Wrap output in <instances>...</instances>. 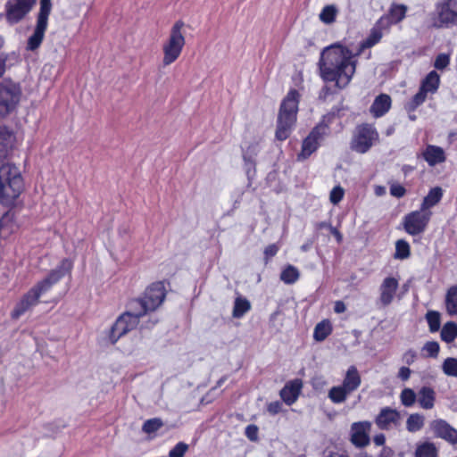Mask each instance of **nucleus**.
<instances>
[{"label":"nucleus","instance_id":"1","mask_svg":"<svg viewBox=\"0 0 457 457\" xmlns=\"http://www.w3.org/2000/svg\"><path fill=\"white\" fill-rule=\"evenodd\" d=\"M319 66L321 78L325 81H335L339 88L345 87L355 72L353 53L339 44L322 51Z\"/></svg>","mask_w":457,"mask_h":457},{"label":"nucleus","instance_id":"2","mask_svg":"<svg viewBox=\"0 0 457 457\" xmlns=\"http://www.w3.org/2000/svg\"><path fill=\"white\" fill-rule=\"evenodd\" d=\"M73 267L71 260L65 258L60 264L42 280L31 287L16 304L12 316L18 319L26 312L38 303L41 295L48 292L54 285L60 281L66 274H70Z\"/></svg>","mask_w":457,"mask_h":457},{"label":"nucleus","instance_id":"3","mask_svg":"<svg viewBox=\"0 0 457 457\" xmlns=\"http://www.w3.org/2000/svg\"><path fill=\"white\" fill-rule=\"evenodd\" d=\"M300 94L296 89H291L284 97L278 114L276 138L286 140L291 134L296 121Z\"/></svg>","mask_w":457,"mask_h":457},{"label":"nucleus","instance_id":"4","mask_svg":"<svg viewBox=\"0 0 457 457\" xmlns=\"http://www.w3.org/2000/svg\"><path fill=\"white\" fill-rule=\"evenodd\" d=\"M23 190V180L19 169L10 163L0 167V203L10 206Z\"/></svg>","mask_w":457,"mask_h":457},{"label":"nucleus","instance_id":"5","mask_svg":"<svg viewBox=\"0 0 457 457\" xmlns=\"http://www.w3.org/2000/svg\"><path fill=\"white\" fill-rule=\"evenodd\" d=\"M166 296L165 287L162 282H155L149 286L142 297L129 302L133 311L145 316L150 312L155 311L163 303Z\"/></svg>","mask_w":457,"mask_h":457},{"label":"nucleus","instance_id":"6","mask_svg":"<svg viewBox=\"0 0 457 457\" xmlns=\"http://www.w3.org/2000/svg\"><path fill=\"white\" fill-rule=\"evenodd\" d=\"M185 27L184 21H177L171 27L169 38L162 46L163 59L162 63L168 66L174 62L180 55L186 44L183 32Z\"/></svg>","mask_w":457,"mask_h":457},{"label":"nucleus","instance_id":"7","mask_svg":"<svg viewBox=\"0 0 457 457\" xmlns=\"http://www.w3.org/2000/svg\"><path fill=\"white\" fill-rule=\"evenodd\" d=\"M21 97V88L12 81L0 83V118L14 112Z\"/></svg>","mask_w":457,"mask_h":457},{"label":"nucleus","instance_id":"8","mask_svg":"<svg viewBox=\"0 0 457 457\" xmlns=\"http://www.w3.org/2000/svg\"><path fill=\"white\" fill-rule=\"evenodd\" d=\"M378 140V133L374 126L363 123L355 128L350 147L358 154H365Z\"/></svg>","mask_w":457,"mask_h":457},{"label":"nucleus","instance_id":"9","mask_svg":"<svg viewBox=\"0 0 457 457\" xmlns=\"http://www.w3.org/2000/svg\"><path fill=\"white\" fill-rule=\"evenodd\" d=\"M432 21L436 28H449L457 24V0L437 3L432 13Z\"/></svg>","mask_w":457,"mask_h":457},{"label":"nucleus","instance_id":"10","mask_svg":"<svg viewBox=\"0 0 457 457\" xmlns=\"http://www.w3.org/2000/svg\"><path fill=\"white\" fill-rule=\"evenodd\" d=\"M128 308V311L117 319L111 328L109 338L112 344L116 343L120 337L136 328L142 317L140 312L133 311L129 303Z\"/></svg>","mask_w":457,"mask_h":457},{"label":"nucleus","instance_id":"11","mask_svg":"<svg viewBox=\"0 0 457 457\" xmlns=\"http://www.w3.org/2000/svg\"><path fill=\"white\" fill-rule=\"evenodd\" d=\"M50 0H40V10L37 15V25L34 33L29 37L27 48L34 51L41 45L47 28L48 16L51 12Z\"/></svg>","mask_w":457,"mask_h":457},{"label":"nucleus","instance_id":"12","mask_svg":"<svg viewBox=\"0 0 457 457\" xmlns=\"http://www.w3.org/2000/svg\"><path fill=\"white\" fill-rule=\"evenodd\" d=\"M431 215L432 212L430 211H424L421 208L419 211L410 212L403 219L405 231L411 236L423 233L430 220Z\"/></svg>","mask_w":457,"mask_h":457},{"label":"nucleus","instance_id":"13","mask_svg":"<svg viewBox=\"0 0 457 457\" xmlns=\"http://www.w3.org/2000/svg\"><path fill=\"white\" fill-rule=\"evenodd\" d=\"M328 127L324 123L318 124L308 137L303 141L302 151L298 154V160H304L314 153L320 144V141L328 134Z\"/></svg>","mask_w":457,"mask_h":457},{"label":"nucleus","instance_id":"14","mask_svg":"<svg viewBox=\"0 0 457 457\" xmlns=\"http://www.w3.org/2000/svg\"><path fill=\"white\" fill-rule=\"evenodd\" d=\"M36 0H9L5 4V17L9 23L21 21L29 12Z\"/></svg>","mask_w":457,"mask_h":457},{"label":"nucleus","instance_id":"15","mask_svg":"<svg viewBox=\"0 0 457 457\" xmlns=\"http://www.w3.org/2000/svg\"><path fill=\"white\" fill-rule=\"evenodd\" d=\"M371 429V422L370 421H358L351 425L350 429V441L358 448H363L370 445V431Z\"/></svg>","mask_w":457,"mask_h":457},{"label":"nucleus","instance_id":"16","mask_svg":"<svg viewBox=\"0 0 457 457\" xmlns=\"http://www.w3.org/2000/svg\"><path fill=\"white\" fill-rule=\"evenodd\" d=\"M429 428L435 437L441 438L451 445L457 444V429L446 420L436 419L429 423Z\"/></svg>","mask_w":457,"mask_h":457},{"label":"nucleus","instance_id":"17","mask_svg":"<svg viewBox=\"0 0 457 457\" xmlns=\"http://www.w3.org/2000/svg\"><path fill=\"white\" fill-rule=\"evenodd\" d=\"M400 412L391 407H384L375 418V423L381 430H390L400 424Z\"/></svg>","mask_w":457,"mask_h":457},{"label":"nucleus","instance_id":"18","mask_svg":"<svg viewBox=\"0 0 457 457\" xmlns=\"http://www.w3.org/2000/svg\"><path fill=\"white\" fill-rule=\"evenodd\" d=\"M398 280L393 277L386 278L379 287V298L378 301L382 306L389 305L395 295L398 289Z\"/></svg>","mask_w":457,"mask_h":457},{"label":"nucleus","instance_id":"19","mask_svg":"<svg viewBox=\"0 0 457 457\" xmlns=\"http://www.w3.org/2000/svg\"><path fill=\"white\" fill-rule=\"evenodd\" d=\"M303 383L300 379L292 380L285 385L280 391L281 399L287 404H293L298 398Z\"/></svg>","mask_w":457,"mask_h":457},{"label":"nucleus","instance_id":"20","mask_svg":"<svg viewBox=\"0 0 457 457\" xmlns=\"http://www.w3.org/2000/svg\"><path fill=\"white\" fill-rule=\"evenodd\" d=\"M361 383V378L357 368L350 366L341 386L351 394L360 386Z\"/></svg>","mask_w":457,"mask_h":457},{"label":"nucleus","instance_id":"21","mask_svg":"<svg viewBox=\"0 0 457 457\" xmlns=\"http://www.w3.org/2000/svg\"><path fill=\"white\" fill-rule=\"evenodd\" d=\"M391 107V97L388 95L381 94L377 96L370 106V112L374 117H381L389 111Z\"/></svg>","mask_w":457,"mask_h":457},{"label":"nucleus","instance_id":"22","mask_svg":"<svg viewBox=\"0 0 457 457\" xmlns=\"http://www.w3.org/2000/svg\"><path fill=\"white\" fill-rule=\"evenodd\" d=\"M417 401L422 409L431 410L436 402L435 390L430 386H422L418 391Z\"/></svg>","mask_w":457,"mask_h":457},{"label":"nucleus","instance_id":"23","mask_svg":"<svg viewBox=\"0 0 457 457\" xmlns=\"http://www.w3.org/2000/svg\"><path fill=\"white\" fill-rule=\"evenodd\" d=\"M423 157L430 166L445 162V155L444 150L436 145H428L423 153Z\"/></svg>","mask_w":457,"mask_h":457},{"label":"nucleus","instance_id":"24","mask_svg":"<svg viewBox=\"0 0 457 457\" xmlns=\"http://www.w3.org/2000/svg\"><path fill=\"white\" fill-rule=\"evenodd\" d=\"M443 196V190L441 187H434L429 190L427 196L424 197L421 204V210L429 211V209L437 204Z\"/></svg>","mask_w":457,"mask_h":457},{"label":"nucleus","instance_id":"25","mask_svg":"<svg viewBox=\"0 0 457 457\" xmlns=\"http://www.w3.org/2000/svg\"><path fill=\"white\" fill-rule=\"evenodd\" d=\"M445 310L450 316L457 315V286L450 287L446 292Z\"/></svg>","mask_w":457,"mask_h":457},{"label":"nucleus","instance_id":"26","mask_svg":"<svg viewBox=\"0 0 457 457\" xmlns=\"http://www.w3.org/2000/svg\"><path fill=\"white\" fill-rule=\"evenodd\" d=\"M406 12V5L393 4L389 9L387 19L391 24H396L405 18Z\"/></svg>","mask_w":457,"mask_h":457},{"label":"nucleus","instance_id":"27","mask_svg":"<svg viewBox=\"0 0 457 457\" xmlns=\"http://www.w3.org/2000/svg\"><path fill=\"white\" fill-rule=\"evenodd\" d=\"M439 82V75L435 71H432L423 79L420 88L426 93H435L438 88Z\"/></svg>","mask_w":457,"mask_h":457},{"label":"nucleus","instance_id":"28","mask_svg":"<svg viewBox=\"0 0 457 457\" xmlns=\"http://www.w3.org/2000/svg\"><path fill=\"white\" fill-rule=\"evenodd\" d=\"M415 457H438V449L432 442H424L417 445Z\"/></svg>","mask_w":457,"mask_h":457},{"label":"nucleus","instance_id":"29","mask_svg":"<svg viewBox=\"0 0 457 457\" xmlns=\"http://www.w3.org/2000/svg\"><path fill=\"white\" fill-rule=\"evenodd\" d=\"M251 309V303L246 298L237 297L234 303L232 315L234 318H242Z\"/></svg>","mask_w":457,"mask_h":457},{"label":"nucleus","instance_id":"30","mask_svg":"<svg viewBox=\"0 0 457 457\" xmlns=\"http://www.w3.org/2000/svg\"><path fill=\"white\" fill-rule=\"evenodd\" d=\"M441 339L452 343L457 337V324L453 321L446 322L441 329Z\"/></svg>","mask_w":457,"mask_h":457},{"label":"nucleus","instance_id":"31","mask_svg":"<svg viewBox=\"0 0 457 457\" xmlns=\"http://www.w3.org/2000/svg\"><path fill=\"white\" fill-rule=\"evenodd\" d=\"M425 418L420 413L411 414L406 420V428L409 432L420 431L424 426Z\"/></svg>","mask_w":457,"mask_h":457},{"label":"nucleus","instance_id":"32","mask_svg":"<svg viewBox=\"0 0 457 457\" xmlns=\"http://www.w3.org/2000/svg\"><path fill=\"white\" fill-rule=\"evenodd\" d=\"M350 393L342 386H333L328 391V398L334 403H342L346 399Z\"/></svg>","mask_w":457,"mask_h":457},{"label":"nucleus","instance_id":"33","mask_svg":"<svg viewBox=\"0 0 457 457\" xmlns=\"http://www.w3.org/2000/svg\"><path fill=\"white\" fill-rule=\"evenodd\" d=\"M331 325L328 320H322L314 328L313 337L316 341H323L331 333Z\"/></svg>","mask_w":457,"mask_h":457},{"label":"nucleus","instance_id":"34","mask_svg":"<svg viewBox=\"0 0 457 457\" xmlns=\"http://www.w3.org/2000/svg\"><path fill=\"white\" fill-rule=\"evenodd\" d=\"M299 270L293 265L287 266L280 274V279L286 284H294L299 278Z\"/></svg>","mask_w":457,"mask_h":457},{"label":"nucleus","instance_id":"35","mask_svg":"<svg viewBox=\"0 0 457 457\" xmlns=\"http://www.w3.org/2000/svg\"><path fill=\"white\" fill-rule=\"evenodd\" d=\"M338 12L337 8L334 4L326 5L320 12V20L325 24H331L336 21Z\"/></svg>","mask_w":457,"mask_h":457},{"label":"nucleus","instance_id":"36","mask_svg":"<svg viewBox=\"0 0 457 457\" xmlns=\"http://www.w3.org/2000/svg\"><path fill=\"white\" fill-rule=\"evenodd\" d=\"M260 151V146L258 142H254L249 145L245 150L243 154L244 161L246 164L250 166H253L255 162V157L257 156Z\"/></svg>","mask_w":457,"mask_h":457},{"label":"nucleus","instance_id":"37","mask_svg":"<svg viewBox=\"0 0 457 457\" xmlns=\"http://www.w3.org/2000/svg\"><path fill=\"white\" fill-rule=\"evenodd\" d=\"M410 256V245L409 244L403 240L399 239L395 243V258L403 260Z\"/></svg>","mask_w":457,"mask_h":457},{"label":"nucleus","instance_id":"38","mask_svg":"<svg viewBox=\"0 0 457 457\" xmlns=\"http://www.w3.org/2000/svg\"><path fill=\"white\" fill-rule=\"evenodd\" d=\"M430 332H436L440 328L441 320L440 313L436 311H428L426 314Z\"/></svg>","mask_w":457,"mask_h":457},{"label":"nucleus","instance_id":"39","mask_svg":"<svg viewBox=\"0 0 457 457\" xmlns=\"http://www.w3.org/2000/svg\"><path fill=\"white\" fill-rule=\"evenodd\" d=\"M442 370L446 376L457 378V358H446L442 364Z\"/></svg>","mask_w":457,"mask_h":457},{"label":"nucleus","instance_id":"40","mask_svg":"<svg viewBox=\"0 0 457 457\" xmlns=\"http://www.w3.org/2000/svg\"><path fill=\"white\" fill-rule=\"evenodd\" d=\"M417 397L418 393L416 394L411 388H404L400 395L401 403L405 407L412 406L415 403Z\"/></svg>","mask_w":457,"mask_h":457},{"label":"nucleus","instance_id":"41","mask_svg":"<svg viewBox=\"0 0 457 457\" xmlns=\"http://www.w3.org/2000/svg\"><path fill=\"white\" fill-rule=\"evenodd\" d=\"M427 94L423 89L420 87L418 93H416L411 100L406 104V109L409 112L414 111L418 106L423 104L427 98Z\"/></svg>","mask_w":457,"mask_h":457},{"label":"nucleus","instance_id":"42","mask_svg":"<svg viewBox=\"0 0 457 457\" xmlns=\"http://www.w3.org/2000/svg\"><path fill=\"white\" fill-rule=\"evenodd\" d=\"M13 135L6 127H0V152L7 148L12 142Z\"/></svg>","mask_w":457,"mask_h":457},{"label":"nucleus","instance_id":"43","mask_svg":"<svg viewBox=\"0 0 457 457\" xmlns=\"http://www.w3.org/2000/svg\"><path fill=\"white\" fill-rule=\"evenodd\" d=\"M162 426L163 422L161 419L154 418L145 421L142 430L146 434H151L160 429Z\"/></svg>","mask_w":457,"mask_h":457},{"label":"nucleus","instance_id":"44","mask_svg":"<svg viewBox=\"0 0 457 457\" xmlns=\"http://www.w3.org/2000/svg\"><path fill=\"white\" fill-rule=\"evenodd\" d=\"M439 349V344L436 341L427 342L422 347V351L426 353V355L431 358L437 357Z\"/></svg>","mask_w":457,"mask_h":457},{"label":"nucleus","instance_id":"45","mask_svg":"<svg viewBox=\"0 0 457 457\" xmlns=\"http://www.w3.org/2000/svg\"><path fill=\"white\" fill-rule=\"evenodd\" d=\"M382 33L378 29H372L370 36L362 43L363 47H371L380 41Z\"/></svg>","mask_w":457,"mask_h":457},{"label":"nucleus","instance_id":"46","mask_svg":"<svg viewBox=\"0 0 457 457\" xmlns=\"http://www.w3.org/2000/svg\"><path fill=\"white\" fill-rule=\"evenodd\" d=\"M188 445L183 442L178 443L169 453V457H184Z\"/></svg>","mask_w":457,"mask_h":457},{"label":"nucleus","instance_id":"47","mask_svg":"<svg viewBox=\"0 0 457 457\" xmlns=\"http://www.w3.org/2000/svg\"><path fill=\"white\" fill-rule=\"evenodd\" d=\"M345 190L340 186L333 187L330 191L329 200L333 204H337L344 197Z\"/></svg>","mask_w":457,"mask_h":457},{"label":"nucleus","instance_id":"48","mask_svg":"<svg viewBox=\"0 0 457 457\" xmlns=\"http://www.w3.org/2000/svg\"><path fill=\"white\" fill-rule=\"evenodd\" d=\"M450 58L449 55L445 54H440L436 56L435 60L434 66L437 70H443L449 64Z\"/></svg>","mask_w":457,"mask_h":457},{"label":"nucleus","instance_id":"49","mask_svg":"<svg viewBox=\"0 0 457 457\" xmlns=\"http://www.w3.org/2000/svg\"><path fill=\"white\" fill-rule=\"evenodd\" d=\"M245 436L252 442H255L258 440V427L251 424L245 428Z\"/></svg>","mask_w":457,"mask_h":457},{"label":"nucleus","instance_id":"50","mask_svg":"<svg viewBox=\"0 0 457 457\" xmlns=\"http://www.w3.org/2000/svg\"><path fill=\"white\" fill-rule=\"evenodd\" d=\"M405 193V188L400 184L394 183L390 186V194L395 197L401 198Z\"/></svg>","mask_w":457,"mask_h":457},{"label":"nucleus","instance_id":"51","mask_svg":"<svg viewBox=\"0 0 457 457\" xmlns=\"http://www.w3.org/2000/svg\"><path fill=\"white\" fill-rule=\"evenodd\" d=\"M278 252V246L276 244L268 245L264 249V255H265L266 261H268L270 258L275 256Z\"/></svg>","mask_w":457,"mask_h":457},{"label":"nucleus","instance_id":"52","mask_svg":"<svg viewBox=\"0 0 457 457\" xmlns=\"http://www.w3.org/2000/svg\"><path fill=\"white\" fill-rule=\"evenodd\" d=\"M416 358H417V353L414 350H411V349L405 352L403 356V361L408 365L412 364L415 361Z\"/></svg>","mask_w":457,"mask_h":457},{"label":"nucleus","instance_id":"53","mask_svg":"<svg viewBox=\"0 0 457 457\" xmlns=\"http://www.w3.org/2000/svg\"><path fill=\"white\" fill-rule=\"evenodd\" d=\"M411 373V371L408 367H401L398 371V378L403 381H406L410 378Z\"/></svg>","mask_w":457,"mask_h":457},{"label":"nucleus","instance_id":"54","mask_svg":"<svg viewBox=\"0 0 457 457\" xmlns=\"http://www.w3.org/2000/svg\"><path fill=\"white\" fill-rule=\"evenodd\" d=\"M281 411V403L278 401L272 402L268 405V411L271 414H277Z\"/></svg>","mask_w":457,"mask_h":457},{"label":"nucleus","instance_id":"55","mask_svg":"<svg viewBox=\"0 0 457 457\" xmlns=\"http://www.w3.org/2000/svg\"><path fill=\"white\" fill-rule=\"evenodd\" d=\"M373 442L376 445H384L386 442V437L383 434H378L373 437Z\"/></svg>","mask_w":457,"mask_h":457},{"label":"nucleus","instance_id":"56","mask_svg":"<svg viewBox=\"0 0 457 457\" xmlns=\"http://www.w3.org/2000/svg\"><path fill=\"white\" fill-rule=\"evenodd\" d=\"M329 230H330L331 234L336 237L337 241L338 243H341L343 237H342V234L339 232V230L337 228H334L333 226H329Z\"/></svg>","mask_w":457,"mask_h":457},{"label":"nucleus","instance_id":"57","mask_svg":"<svg viewBox=\"0 0 457 457\" xmlns=\"http://www.w3.org/2000/svg\"><path fill=\"white\" fill-rule=\"evenodd\" d=\"M334 311L337 312V313H342L345 311V305L343 302L341 301H337L335 303V307H334Z\"/></svg>","mask_w":457,"mask_h":457},{"label":"nucleus","instance_id":"58","mask_svg":"<svg viewBox=\"0 0 457 457\" xmlns=\"http://www.w3.org/2000/svg\"><path fill=\"white\" fill-rule=\"evenodd\" d=\"M393 455L394 452L388 447H384L380 453V457H393Z\"/></svg>","mask_w":457,"mask_h":457},{"label":"nucleus","instance_id":"59","mask_svg":"<svg viewBox=\"0 0 457 457\" xmlns=\"http://www.w3.org/2000/svg\"><path fill=\"white\" fill-rule=\"evenodd\" d=\"M5 62H6V59L4 56L0 55V77H2L3 74L4 73Z\"/></svg>","mask_w":457,"mask_h":457},{"label":"nucleus","instance_id":"60","mask_svg":"<svg viewBox=\"0 0 457 457\" xmlns=\"http://www.w3.org/2000/svg\"><path fill=\"white\" fill-rule=\"evenodd\" d=\"M329 226H332L330 223H328L326 221H321V222H319L316 224V228L318 229H322V228H328L329 229Z\"/></svg>","mask_w":457,"mask_h":457},{"label":"nucleus","instance_id":"61","mask_svg":"<svg viewBox=\"0 0 457 457\" xmlns=\"http://www.w3.org/2000/svg\"><path fill=\"white\" fill-rule=\"evenodd\" d=\"M326 457H350V456H348L347 454H345L344 453L333 452V453H330Z\"/></svg>","mask_w":457,"mask_h":457},{"label":"nucleus","instance_id":"62","mask_svg":"<svg viewBox=\"0 0 457 457\" xmlns=\"http://www.w3.org/2000/svg\"><path fill=\"white\" fill-rule=\"evenodd\" d=\"M312 244V242H309V243H306V244L303 245L301 246V250H302L303 252H307V251L311 248Z\"/></svg>","mask_w":457,"mask_h":457},{"label":"nucleus","instance_id":"63","mask_svg":"<svg viewBox=\"0 0 457 457\" xmlns=\"http://www.w3.org/2000/svg\"><path fill=\"white\" fill-rule=\"evenodd\" d=\"M375 192L377 195H382L385 193V188L382 187H377Z\"/></svg>","mask_w":457,"mask_h":457}]
</instances>
